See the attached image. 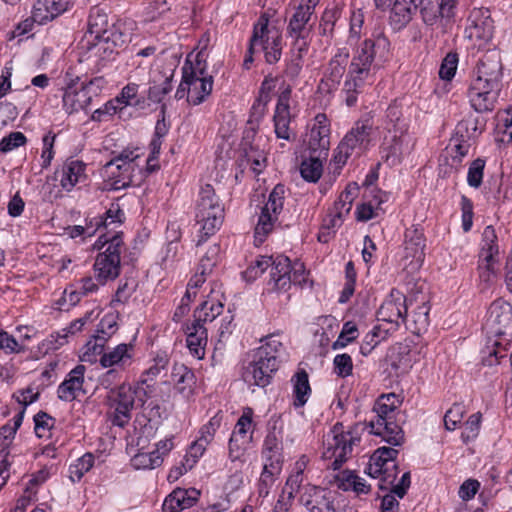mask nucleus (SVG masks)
Instances as JSON below:
<instances>
[{"instance_id": "10", "label": "nucleus", "mask_w": 512, "mask_h": 512, "mask_svg": "<svg viewBox=\"0 0 512 512\" xmlns=\"http://www.w3.org/2000/svg\"><path fill=\"white\" fill-rule=\"evenodd\" d=\"M372 126L366 122H357L345 135L334 151L332 162L341 169L352 155H360L370 141Z\"/></svg>"}, {"instance_id": "31", "label": "nucleus", "mask_w": 512, "mask_h": 512, "mask_svg": "<svg viewBox=\"0 0 512 512\" xmlns=\"http://www.w3.org/2000/svg\"><path fill=\"white\" fill-rule=\"evenodd\" d=\"M271 281L274 282V287L278 290L286 291L291 285L290 273H291V262L283 256H277L270 265Z\"/></svg>"}, {"instance_id": "2", "label": "nucleus", "mask_w": 512, "mask_h": 512, "mask_svg": "<svg viewBox=\"0 0 512 512\" xmlns=\"http://www.w3.org/2000/svg\"><path fill=\"white\" fill-rule=\"evenodd\" d=\"M454 5L448 0H395L390 10L389 23L393 30H400L410 22L413 11L420 8L423 21L433 25L439 17H451Z\"/></svg>"}, {"instance_id": "9", "label": "nucleus", "mask_w": 512, "mask_h": 512, "mask_svg": "<svg viewBox=\"0 0 512 512\" xmlns=\"http://www.w3.org/2000/svg\"><path fill=\"white\" fill-rule=\"evenodd\" d=\"M182 70V81L175 93V98H186L192 105L201 104L212 91L213 77L205 73L204 67H188L186 64Z\"/></svg>"}, {"instance_id": "33", "label": "nucleus", "mask_w": 512, "mask_h": 512, "mask_svg": "<svg viewBox=\"0 0 512 512\" xmlns=\"http://www.w3.org/2000/svg\"><path fill=\"white\" fill-rule=\"evenodd\" d=\"M389 365L394 370L396 376L407 373L411 368V358L409 346L402 343H396L389 348Z\"/></svg>"}, {"instance_id": "4", "label": "nucleus", "mask_w": 512, "mask_h": 512, "mask_svg": "<svg viewBox=\"0 0 512 512\" xmlns=\"http://www.w3.org/2000/svg\"><path fill=\"white\" fill-rule=\"evenodd\" d=\"M145 397L146 392L142 387L121 384L111 388L106 395L109 421L114 426L126 427L132 418V410L137 404L142 406Z\"/></svg>"}, {"instance_id": "25", "label": "nucleus", "mask_w": 512, "mask_h": 512, "mask_svg": "<svg viewBox=\"0 0 512 512\" xmlns=\"http://www.w3.org/2000/svg\"><path fill=\"white\" fill-rule=\"evenodd\" d=\"M470 25L467 27L470 38L488 42L493 37L494 25L488 10H475L470 15Z\"/></svg>"}, {"instance_id": "61", "label": "nucleus", "mask_w": 512, "mask_h": 512, "mask_svg": "<svg viewBox=\"0 0 512 512\" xmlns=\"http://www.w3.org/2000/svg\"><path fill=\"white\" fill-rule=\"evenodd\" d=\"M464 416V407L461 404H454L444 416L445 428L449 431L456 429L457 424L462 421Z\"/></svg>"}, {"instance_id": "55", "label": "nucleus", "mask_w": 512, "mask_h": 512, "mask_svg": "<svg viewBox=\"0 0 512 512\" xmlns=\"http://www.w3.org/2000/svg\"><path fill=\"white\" fill-rule=\"evenodd\" d=\"M272 263V257L260 256L252 263L245 271L244 277L248 280H252L260 276L264 271L270 267Z\"/></svg>"}, {"instance_id": "21", "label": "nucleus", "mask_w": 512, "mask_h": 512, "mask_svg": "<svg viewBox=\"0 0 512 512\" xmlns=\"http://www.w3.org/2000/svg\"><path fill=\"white\" fill-rule=\"evenodd\" d=\"M498 254L497 235L493 226L485 227L482 234V248L480 252V277L489 278L492 272L494 257Z\"/></svg>"}, {"instance_id": "58", "label": "nucleus", "mask_w": 512, "mask_h": 512, "mask_svg": "<svg viewBox=\"0 0 512 512\" xmlns=\"http://www.w3.org/2000/svg\"><path fill=\"white\" fill-rule=\"evenodd\" d=\"M26 136L19 131L11 132L0 141V151L8 153L26 143Z\"/></svg>"}, {"instance_id": "29", "label": "nucleus", "mask_w": 512, "mask_h": 512, "mask_svg": "<svg viewBox=\"0 0 512 512\" xmlns=\"http://www.w3.org/2000/svg\"><path fill=\"white\" fill-rule=\"evenodd\" d=\"M86 164L78 159H67L61 171L60 184L63 189L70 191L79 182L86 178Z\"/></svg>"}, {"instance_id": "27", "label": "nucleus", "mask_w": 512, "mask_h": 512, "mask_svg": "<svg viewBox=\"0 0 512 512\" xmlns=\"http://www.w3.org/2000/svg\"><path fill=\"white\" fill-rule=\"evenodd\" d=\"M117 331L116 317L112 314L105 315L96 330V334L86 344L87 350L93 354L102 353L106 342Z\"/></svg>"}, {"instance_id": "36", "label": "nucleus", "mask_w": 512, "mask_h": 512, "mask_svg": "<svg viewBox=\"0 0 512 512\" xmlns=\"http://www.w3.org/2000/svg\"><path fill=\"white\" fill-rule=\"evenodd\" d=\"M405 420V414L400 411L396 415H390L386 411V444L396 447L403 445L405 435L400 424Z\"/></svg>"}, {"instance_id": "57", "label": "nucleus", "mask_w": 512, "mask_h": 512, "mask_svg": "<svg viewBox=\"0 0 512 512\" xmlns=\"http://www.w3.org/2000/svg\"><path fill=\"white\" fill-rule=\"evenodd\" d=\"M222 419L223 415L220 412L216 413L209 422L201 428L198 438L209 444L214 438L215 432L220 428Z\"/></svg>"}, {"instance_id": "38", "label": "nucleus", "mask_w": 512, "mask_h": 512, "mask_svg": "<svg viewBox=\"0 0 512 512\" xmlns=\"http://www.w3.org/2000/svg\"><path fill=\"white\" fill-rule=\"evenodd\" d=\"M293 393H294V406L302 407L308 401L311 394L308 374L305 370L298 371L292 378Z\"/></svg>"}, {"instance_id": "7", "label": "nucleus", "mask_w": 512, "mask_h": 512, "mask_svg": "<svg viewBox=\"0 0 512 512\" xmlns=\"http://www.w3.org/2000/svg\"><path fill=\"white\" fill-rule=\"evenodd\" d=\"M224 219V207L221 204L214 188L206 184L200 190L196 207V223L199 225L200 245L207 237L213 235L222 225Z\"/></svg>"}, {"instance_id": "50", "label": "nucleus", "mask_w": 512, "mask_h": 512, "mask_svg": "<svg viewBox=\"0 0 512 512\" xmlns=\"http://www.w3.org/2000/svg\"><path fill=\"white\" fill-rule=\"evenodd\" d=\"M481 421L482 415L480 412L469 416L467 421L464 423V428L461 433L463 443L467 444L478 437L481 428Z\"/></svg>"}, {"instance_id": "53", "label": "nucleus", "mask_w": 512, "mask_h": 512, "mask_svg": "<svg viewBox=\"0 0 512 512\" xmlns=\"http://www.w3.org/2000/svg\"><path fill=\"white\" fill-rule=\"evenodd\" d=\"M97 289L98 286L92 277H84L77 283L76 290L70 292L69 301L75 304L79 300V295H88Z\"/></svg>"}, {"instance_id": "6", "label": "nucleus", "mask_w": 512, "mask_h": 512, "mask_svg": "<svg viewBox=\"0 0 512 512\" xmlns=\"http://www.w3.org/2000/svg\"><path fill=\"white\" fill-rule=\"evenodd\" d=\"M373 60L374 44L367 40L354 55L344 81L343 92L346 95L347 106H353L356 103L357 94L361 92L364 83L371 76Z\"/></svg>"}, {"instance_id": "45", "label": "nucleus", "mask_w": 512, "mask_h": 512, "mask_svg": "<svg viewBox=\"0 0 512 512\" xmlns=\"http://www.w3.org/2000/svg\"><path fill=\"white\" fill-rule=\"evenodd\" d=\"M24 417V410H21L14 418L13 425L5 424L0 428V451L4 453L8 447L11 445L12 440L18 430V428L22 424V420Z\"/></svg>"}, {"instance_id": "19", "label": "nucleus", "mask_w": 512, "mask_h": 512, "mask_svg": "<svg viewBox=\"0 0 512 512\" xmlns=\"http://www.w3.org/2000/svg\"><path fill=\"white\" fill-rule=\"evenodd\" d=\"M398 472V466L393 464L392 469L386 466V483L389 482L391 485V493L393 495L386 494V512H397L399 509V502L395 496L403 498L411 484L410 472L407 471L402 474L401 478L396 481Z\"/></svg>"}, {"instance_id": "37", "label": "nucleus", "mask_w": 512, "mask_h": 512, "mask_svg": "<svg viewBox=\"0 0 512 512\" xmlns=\"http://www.w3.org/2000/svg\"><path fill=\"white\" fill-rule=\"evenodd\" d=\"M290 120V108H286L282 103L280 105H276L273 121L274 131L277 138L286 141H290L292 139V132L289 127Z\"/></svg>"}, {"instance_id": "59", "label": "nucleus", "mask_w": 512, "mask_h": 512, "mask_svg": "<svg viewBox=\"0 0 512 512\" xmlns=\"http://www.w3.org/2000/svg\"><path fill=\"white\" fill-rule=\"evenodd\" d=\"M458 56L456 53H448L443 59L439 69V76L443 80H451L457 69Z\"/></svg>"}, {"instance_id": "49", "label": "nucleus", "mask_w": 512, "mask_h": 512, "mask_svg": "<svg viewBox=\"0 0 512 512\" xmlns=\"http://www.w3.org/2000/svg\"><path fill=\"white\" fill-rule=\"evenodd\" d=\"M281 474V471L262 468V472L257 483V493L259 497H267L275 484V481Z\"/></svg>"}, {"instance_id": "56", "label": "nucleus", "mask_w": 512, "mask_h": 512, "mask_svg": "<svg viewBox=\"0 0 512 512\" xmlns=\"http://www.w3.org/2000/svg\"><path fill=\"white\" fill-rule=\"evenodd\" d=\"M220 248L218 245L209 247L206 254L201 258L198 270L202 271V274H210L216 265L219 258Z\"/></svg>"}, {"instance_id": "20", "label": "nucleus", "mask_w": 512, "mask_h": 512, "mask_svg": "<svg viewBox=\"0 0 512 512\" xmlns=\"http://www.w3.org/2000/svg\"><path fill=\"white\" fill-rule=\"evenodd\" d=\"M91 99L90 90L83 82H71L64 89L63 108L69 114L78 112L87 108Z\"/></svg>"}, {"instance_id": "46", "label": "nucleus", "mask_w": 512, "mask_h": 512, "mask_svg": "<svg viewBox=\"0 0 512 512\" xmlns=\"http://www.w3.org/2000/svg\"><path fill=\"white\" fill-rule=\"evenodd\" d=\"M223 305L220 302L204 301L194 312V321L204 325L206 322L213 321L222 313Z\"/></svg>"}, {"instance_id": "41", "label": "nucleus", "mask_w": 512, "mask_h": 512, "mask_svg": "<svg viewBox=\"0 0 512 512\" xmlns=\"http://www.w3.org/2000/svg\"><path fill=\"white\" fill-rule=\"evenodd\" d=\"M425 258L424 248L404 245V256L402 259L403 269L408 274L418 271L423 265Z\"/></svg>"}, {"instance_id": "17", "label": "nucleus", "mask_w": 512, "mask_h": 512, "mask_svg": "<svg viewBox=\"0 0 512 512\" xmlns=\"http://www.w3.org/2000/svg\"><path fill=\"white\" fill-rule=\"evenodd\" d=\"M277 420L274 421L272 431H270L264 439L261 458L263 468L282 471L284 457L282 436L280 432H276Z\"/></svg>"}, {"instance_id": "63", "label": "nucleus", "mask_w": 512, "mask_h": 512, "mask_svg": "<svg viewBox=\"0 0 512 512\" xmlns=\"http://www.w3.org/2000/svg\"><path fill=\"white\" fill-rule=\"evenodd\" d=\"M338 19V12L335 9H326L320 20V33L323 36L330 35L334 30V25Z\"/></svg>"}, {"instance_id": "13", "label": "nucleus", "mask_w": 512, "mask_h": 512, "mask_svg": "<svg viewBox=\"0 0 512 512\" xmlns=\"http://www.w3.org/2000/svg\"><path fill=\"white\" fill-rule=\"evenodd\" d=\"M424 284L415 283L407 297L403 291L392 289L389 298L386 299V324H391V329H396L400 322H404L408 311V303L418 300V294L422 293ZM390 328H386L388 332Z\"/></svg>"}, {"instance_id": "47", "label": "nucleus", "mask_w": 512, "mask_h": 512, "mask_svg": "<svg viewBox=\"0 0 512 512\" xmlns=\"http://www.w3.org/2000/svg\"><path fill=\"white\" fill-rule=\"evenodd\" d=\"M383 399L384 394L378 396L373 408L375 416L367 424L369 433L376 436H382L384 434V403H382Z\"/></svg>"}, {"instance_id": "24", "label": "nucleus", "mask_w": 512, "mask_h": 512, "mask_svg": "<svg viewBox=\"0 0 512 512\" xmlns=\"http://www.w3.org/2000/svg\"><path fill=\"white\" fill-rule=\"evenodd\" d=\"M85 372L86 367L80 364L68 373L57 390L58 397L61 400L71 402L75 400L80 393H84L83 383Z\"/></svg>"}, {"instance_id": "8", "label": "nucleus", "mask_w": 512, "mask_h": 512, "mask_svg": "<svg viewBox=\"0 0 512 512\" xmlns=\"http://www.w3.org/2000/svg\"><path fill=\"white\" fill-rule=\"evenodd\" d=\"M105 250L99 253L94 263V273L97 281L105 284L107 281L116 279L120 274V255L123 250L122 237L115 234L111 238L100 236L94 247Z\"/></svg>"}, {"instance_id": "34", "label": "nucleus", "mask_w": 512, "mask_h": 512, "mask_svg": "<svg viewBox=\"0 0 512 512\" xmlns=\"http://www.w3.org/2000/svg\"><path fill=\"white\" fill-rule=\"evenodd\" d=\"M272 32H278L276 29L268 28V19L261 16L254 26L253 36L250 40L249 53H260L266 46L271 45L269 42Z\"/></svg>"}, {"instance_id": "54", "label": "nucleus", "mask_w": 512, "mask_h": 512, "mask_svg": "<svg viewBox=\"0 0 512 512\" xmlns=\"http://www.w3.org/2000/svg\"><path fill=\"white\" fill-rule=\"evenodd\" d=\"M485 161L478 158L474 160L468 169L467 182L469 186L478 188L482 184Z\"/></svg>"}, {"instance_id": "12", "label": "nucleus", "mask_w": 512, "mask_h": 512, "mask_svg": "<svg viewBox=\"0 0 512 512\" xmlns=\"http://www.w3.org/2000/svg\"><path fill=\"white\" fill-rule=\"evenodd\" d=\"M285 186L278 184L270 192L265 205L261 209L258 222L255 227V242L261 244L266 236L274 229L283 210L285 200Z\"/></svg>"}, {"instance_id": "30", "label": "nucleus", "mask_w": 512, "mask_h": 512, "mask_svg": "<svg viewBox=\"0 0 512 512\" xmlns=\"http://www.w3.org/2000/svg\"><path fill=\"white\" fill-rule=\"evenodd\" d=\"M263 344L256 349L254 355L271 363L274 360V366L279 368V364L284 354V347L277 335H269L262 339Z\"/></svg>"}, {"instance_id": "23", "label": "nucleus", "mask_w": 512, "mask_h": 512, "mask_svg": "<svg viewBox=\"0 0 512 512\" xmlns=\"http://www.w3.org/2000/svg\"><path fill=\"white\" fill-rule=\"evenodd\" d=\"M100 354L99 362L102 367H117L123 370L132 364L135 348L132 343H121L107 351L103 350Z\"/></svg>"}, {"instance_id": "5", "label": "nucleus", "mask_w": 512, "mask_h": 512, "mask_svg": "<svg viewBox=\"0 0 512 512\" xmlns=\"http://www.w3.org/2000/svg\"><path fill=\"white\" fill-rule=\"evenodd\" d=\"M88 32L95 41L98 52L112 54L130 41V34L122 23L108 24L107 15L99 10L92 12L88 21Z\"/></svg>"}, {"instance_id": "43", "label": "nucleus", "mask_w": 512, "mask_h": 512, "mask_svg": "<svg viewBox=\"0 0 512 512\" xmlns=\"http://www.w3.org/2000/svg\"><path fill=\"white\" fill-rule=\"evenodd\" d=\"M318 156H311L302 161L300 165V174L308 182H317L323 172V165Z\"/></svg>"}, {"instance_id": "44", "label": "nucleus", "mask_w": 512, "mask_h": 512, "mask_svg": "<svg viewBox=\"0 0 512 512\" xmlns=\"http://www.w3.org/2000/svg\"><path fill=\"white\" fill-rule=\"evenodd\" d=\"M483 126V120L479 116L469 115L458 123L456 130L457 134H460L462 138L470 139L481 133Z\"/></svg>"}, {"instance_id": "16", "label": "nucleus", "mask_w": 512, "mask_h": 512, "mask_svg": "<svg viewBox=\"0 0 512 512\" xmlns=\"http://www.w3.org/2000/svg\"><path fill=\"white\" fill-rule=\"evenodd\" d=\"M487 326L495 336H511L512 306L501 299L492 302L488 311Z\"/></svg>"}, {"instance_id": "32", "label": "nucleus", "mask_w": 512, "mask_h": 512, "mask_svg": "<svg viewBox=\"0 0 512 512\" xmlns=\"http://www.w3.org/2000/svg\"><path fill=\"white\" fill-rule=\"evenodd\" d=\"M187 347L191 354L201 359L205 354V346L207 344V330L200 322L193 321L187 327Z\"/></svg>"}, {"instance_id": "64", "label": "nucleus", "mask_w": 512, "mask_h": 512, "mask_svg": "<svg viewBox=\"0 0 512 512\" xmlns=\"http://www.w3.org/2000/svg\"><path fill=\"white\" fill-rule=\"evenodd\" d=\"M172 90L171 77H165L159 85H153L149 88L148 97L154 102H160Z\"/></svg>"}, {"instance_id": "18", "label": "nucleus", "mask_w": 512, "mask_h": 512, "mask_svg": "<svg viewBox=\"0 0 512 512\" xmlns=\"http://www.w3.org/2000/svg\"><path fill=\"white\" fill-rule=\"evenodd\" d=\"M278 370L274 360L266 363L253 354V360L244 368L242 377L248 385L266 387L270 384L273 374Z\"/></svg>"}, {"instance_id": "35", "label": "nucleus", "mask_w": 512, "mask_h": 512, "mask_svg": "<svg viewBox=\"0 0 512 512\" xmlns=\"http://www.w3.org/2000/svg\"><path fill=\"white\" fill-rule=\"evenodd\" d=\"M312 16L296 9L287 26L288 38L310 37L313 25L310 24Z\"/></svg>"}, {"instance_id": "51", "label": "nucleus", "mask_w": 512, "mask_h": 512, "mask_svg": "<svg viewBox=\"0 0 512 512\" xmlns=\"http://www.w3.org/2000/svg\"><path fill=\"white\" fill-rule=\"evenodd\" d=\"M94 464V456L91 453L84 454L75 464L70 466V478L73 482L79 481Z\"/></svg>"}, {"instance_id": "48", "label": "nucleus", "mask_w": 512, "mask_h": 512, "mask_svg": "<svg viewBox=\"0 0 512 512\" xmlns=\"http://www.w3.org/2000/svg\"><path fill=\"white\" fill-rule=\"evenodd\" d=\"M163 462L157 452H138L132 459L131 464L135 469H154Z\"/></svg>"}, {"instance_id": "42", "label": "nucleus", "mask_w": 512, "mask_h": 512, "mask_svg": "<svg viewBox=\"0 0 512 512\" xmlns=\"http://www.w3.org/2000/svg\"><path fill=\"white\" fill-rule=\"evenodd\" d=\"M365 473L371 478L378 479L379 489H384V447H379L371 455Z\"/></svg>"}, {"instance_id": "26", "label": "nucleus", "mask_w": 512, "mask_h": 512, "mask_svg": "<svg viewBox=\"0 0 512 512\" xmlns=\"http://www.w3.org/2000/svg\"><path fill=\"white\" fill-rule=\"evenodd\" d=\"M199 491L191 489H174L164 500L162 509L164 512H180L192 507L199 497Z\"/></svg>"}, {"instance_id": "22", "label": "nucleus", "mask_w": 512, "mask_h": 512, "mask_svg": "<svg viewBox=\"0 0 512 512\" xmlns=\"http://www.w3.org/2000/svg\"><path fill=\"white\" fill-rule=\"evenodd\" d=\"M309 149L319 152V156L326 155L330 147V124L325 114L319 113L315 117L308 140Z\"/></svg>"}, {"instance_id": "3", "label": "nucleus", "mask_w": 512, "mask_h": 512, "mask_svg": "<svg viewBox=\"0 0 512 512\" xmlns=\"http://www.w3.org/2000/svg\"><path fill=\"white\" fill-rule=\"evenodd\" d=\"M360 442L357 427H349L345 430L342 423H336L323 439L322 457L330 460L328 468L338 470L353 455V450Z\"/></svg>"}, {"instance_id": "14", "label": "nucleus", "mask_w": 512, "mask_h": 512, "mask_svg": "<svg viewBox=\"0 0 512 512\" xmlns=\"http://www.w3.org/2000/svg\"><path fill=\"white\" fill-rule=\"evenodd\" d=\"M390 123H393V129H386L391 138V144L386 148V164L390 166L397 165L401 162L403 153L408 149L407 124L400 118L393 107H389Z\"/></svg>"}, {"instance_id": "39", "label": "nucleus", "mask_w": 512, "mask_h": 512, "mask_svg": "<svg viewBox=\"0 0 512 512\" xmlns=\"http://www.w3.org/2000/svg\"><path fill=\"white\" fill-rule=\"evenodd\" d=\"M365 201L357 207L356 219L358 221H368L378 215L383 202L382 192L377 195H365Z\"/></svg>"}, {"instance_id": "1", "label": "nucleus", "mask_w": 512, "mask_h": 512, "mask_svg": "<svg viewBox=\"0 0 512 512\" xmlns=\"http://www.w3.org/2000/svg\"><path fill=\"white\" fill-rule=\"evenodd\" d=\"M502 63L498 52L485 53L479 60L469 89V100L476 112L492 111L501 90Z\"/></svg>"}, {"instance_id": "62", "label": "nucleus", "mask_w": 512, "mask_h": 512, "mask_svg": "<svg viewBox=\"0 0 512 512\" xmlns=\"http://www.w3.org/2000/svg\"><path fill=\"white\" fill-rule=\"evenodd\" d=\"M303 481V476L298 474H292L288 477L285 487L278 499H287L289 497V506H292V501L294 499V494L300 487Z\"/></svg>"}, {"instance_id": "15", "label": "nucleus", "mask_w": 512, "mask_h": 512, "mask_svg": "<svg viewBox=\"0 0 512 512\" xmlns=\"http://www.w3.org/2000/svg\"><path fill=\"white\" fill-rule=\"evenodd\" d=\"M348 62L349 51L346 48L339 49L329 61L324 76L318 85L321 93L330 94L338 89Z\"/></svg>"}, {"instance_id": "28", "label": "nucleus", "mask_w": 512, "mask_h": 512, "mask_svg": "<svg viewBox=\"0 0 512 512\" xmlns=\"http://www.w3.org/2000/svg\"><path fill=\"white\" fill-rule=\"evenodd\" d=\"M67 0H37L33 5L34 20L43 25L68 10Z\"/></svg>"}, {"instance_id": "60", "label": "nucleus", "mask_w": 512, "mask_h": 512, "mask_svg": "<svg viewBox=\"0 0 512 512\" xmlns=\"http://www.w3.org/2000/svg\"><path fill=\"white\" fill-rule=\"evenodd\" d=\"M207 445V442H203V440L199 438L190 445L184 456L188 467H194L199 458L204 454Z\"/></svg>"}, {"instance_id": "52", "label": "nucleus", "mask_w": 512, "mask_h": 512, "mask_svg": "<svg viewBox=\"0 0 512 512\" xmlns=\"http://www.w3.org/2000/svg\"><path fill=\"white\" fill-rule=\"evenodd\" d=\"M271 38H273L269 42L271 45L266 46V48L262 50V52H264L265 59L269 64L278 62L282 54L281 34L279 32H272Z\"/></svg>"}, {"instance_id": "40", "label": "nucleus", "mask_w": 512, "mask_h": 512, "mask_svg": "<svg viewBox=\"0 0 512 512\" xmlns=\"http://www.w3.org/2000/svg\"><path fill=\"white\" fill-rule=\"evenodd\" d=\"M172 380L179 392H190L195 383L194 373L184 364H174L172 368Z\"/></svg>"}, {"instance_id": "11", "label": "nucleus", "mask_w": 512, "mask_h": 512, "mask_svg": "<svg viewBox=\"0 0 512 512\" xmlns=\"http://www.w3.org/2000/svg\"><path fill=\"white\" fill-rule=\"evenodd\" d=\"M139 158V149H125L104 165L103 173L113 179L117 187L129 186L134 182L135 173L141 171L137 164Z\"/></svg>"}]
</instances>
